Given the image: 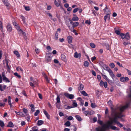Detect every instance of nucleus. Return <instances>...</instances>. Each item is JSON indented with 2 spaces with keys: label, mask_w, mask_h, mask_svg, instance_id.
Returning a JSON list of instances; mask_svg holds the SVG:
<instances>
[{
  "label": "nucleus",
  "mask_w": 131,
  "mask_h": 131,
  "mask_svg": "<svg viewBox=\"0 0 131 131\" xmlns=\"http://www.w3.org/2000/svg\"><path fill=\"white\" fill-rule=\"evenodd\" d=\"M129 105V103H128L124 106L117 107L114 109L113 108L111 107L112 109L111 114L113 117H114L113 119L111 120L113 123L117 124L118 122L117 121V118H121L124 116L122 114V112L125 109L128 107Z\"/></svg>",
  "instance_id": "1"
},
{
  "label": "nucleus",
  "mask_w": 131,
  "mask_h": 131,
  "mask_svg": "<svg viewBox=\"0 0 131 131\" xmlns=\"http://www.w3.org/2000/svg\"><path fill=\"white\" fill-rule=\"evenodd\" d=\"M117 35L120 36L123 39H126L127 40L130 39L129 33H116Z\"/></svg>",
  "instance_id": "2"
},
{
  "label": "nucleus",
  "mask_w": 131,
  "mask_h": 131,
  "mask_svg": "<svg viewBox=\"0 0 131 131\" xmlns=\"http://www.w3.org/2000/svg\"><path fill=\"white\" fill-rule=\"evenodd\" d=\"M51 54L49 53H47L46 54L45 60L47 62H50L51 60Z\"/></svg>",
  "instance_id": "3"
},
{
  "label": "nucleus",
  "mask_w": 131,
  "mask_h": 131,
  "mask_svg": "<svg viewBox=\"0 0 131 131\" xmlns=\"http://www.w3.org/2000/svg\"><path fill=\"white\" fill-rule=\"evenodd\" d=\"M113 123L111 120V121H108L107 122V124L104 125L103 126L107 128H108L110 127H111V126H112L111 125Z\"/></svg>",
  "instance_id": "4"
},
{
  "label": "nucleus",
  "mask_w": 131,
  "mask_h": 131,
  "mask_svg": "<svg viewBox=\"0 0 131 131\" xmlns=\"http://www.w3.org/2000/svg\"><path fill=\"white\" fill-rule=\"evenodd\" d=\"M70 23L72 25L73 28L78 26L79 25V23L78 22H73L71 19H69Z\"/></svg>",
  "instance_id": "5"
},
{
  "label": "nucleus",
  "mask_w": 131,
  "mask_h": 131,
  "mask_svg": "<svg viewBox=\"0 0 131 131\" xmlns=\"http://www.w3.org/2000/svg\"><path fill=\"white\" fill-rule=\"evenodd\" d=\"M64 95L67 98L70 99H72L74 98V95L73 94H69L67 93H64Z\"/></svg>",
  "instance_id": "6"
},
{
  "label": "nucleus",
  "mask_w": 131,
  "mask_h": 131,
  "mask_svg": "<svg viewBox=\"0 0 131 131\" xmlns=\"http://www.w3.org/2000/svg\"><path fill=\"white\" fill-rule=\"evenodd\" d=\"M2 76L3 80L5 81L6 82H10L9 80L5 77V74H4L3 72L2 73Z\"/></svg>",
  "instance_id": "7"
},
{
  "label": "nucleus",
  "mask_w": 131,
  "mask_h": 131,
  "mask_svg": "<svg viewBox=\"0 0 131 131\" xmlns=\"http://www.w3.org/2000/svg\"><path fill=\"white\" fill-rule=\"evenodd\" d=\"M108 72H109L110 75L112 78V79L113 80H114V78H115V76L113 74L112 71L110 69L109 70H108Z\"/></svg>",
  "instance_id": "8"
},
{
  "label": "nucleus",
  "mask_w": 131,
  "mask_h": 131,
  "mask_svg": "<svg viewBox=\"0 0 131 131\" xmlns=\"http://www.w3.org/2000/svg\"><path fill=\"white\" fill-rule=\"evenodd\" d=\"M7 30L9 32H10L12 30V28L11 25L8 24L6 26Z\"/></svg>",
  "instance_id": "9"
},
{
  "label": "nucleus",
  "mask_w": 131,
  "mask_h": 131,
  "mask_svg": "<svg viewBox=\"0 0 131 131\" xmlns=\"http://www.w3.org/2000/svg\"><path fill=\"white\" fill-rule=\"evenodd\" d=\"M72 37L71 36H69L67 37V39L68 43H69L70 44L72 43Z\"/></svg>",
  "instance_id": "10"
},
{
  "label": "nucleus",
  "mask_w": 131,
  "mask_h": 131,
  "mask_svg": "<svg viewBox=\"0 0 131 131\" xmlns=\"http://www.w3.org/2000/svg\"><path fill=\"white\" fill-rule=\"evenodd\" d=\"M84 88V86L81 83H79V87H78V89L79 90H82Z\"/></svg>",
  "instance_id": "11"
},
{
  "label": "nucleus",
  "mask_w": 131,
  "mask_h": 131,
  "mask_svg": "<svg viewBox=\"0 0 131 131\" xmlns=\"http://www.w3.org/2000/svg\"><path fill=\"white\" fill-rule=\"evenodd\" d=\"M16 28L18 31V32H20V33H24V32L20 28L19 25H18L17 27H15Z\"/></svg>",
  "instance_id": "12"
},
{
  "label": "nucleus",
  "mask_w": 131,
  "mask_h": 131,
  "mask_svg": "<svg viewBox=\"0 0 131 131\" xmlns=\"http://www.w3.org/2000/svg\"><path fill=\"white\" fill-rule=\"evenodd\" d=\"M81 56V54L80 53H78L76 52L74 54V56L75 58H80Z\"/></svg>",
  "instance_id": "13"
},
{
  "label": "nucleus",
  "mask_w": 131,
  "mask_h": 131,
  "mask_svg": "<svg viewBox=\"0 0 131 131\" xmlns=\"http://www.w3.org/2000/svg\"><path fill=\"white\" fill-rule=\"evenodd\" d=\"M54 3L55 5L57 7H59L61 5V2H57V1H56L55 2H54Z\"/></svg>",
  "instance_id": "14"
},
{
  "label": "nucleus",
  "mask_w": 131,
  "mask_h": 131,
  "mask_svg": "<svg viewBox=\"0 0 131 131\" xmlns=\"http://www.w3.org/2000/svg\"><path fill=\"white\" fill-rule=\"evenodd\" d=\"M4 5L6 6H9V4L7 2V0H2Z\"/></svg>",
  "instance_id": "15"
},
{
  "label": "nucleus",
  "mask_w": 131,
  "mask_h": 131,
  "mask_svg": "<svg viewBox=\"0 0 131 131\" xmlns=\"http://www.w3.org/2000/svg\"><path fill=\"white\" fill-rule=\"evenodd\" d=\"M61 58L62 59L63 61L65 62H66L67 61L66 56L64 54H62L61 55Z\"/></svg>",
  "instance_id": "16"
},
{
  "label": "nucleus",
  "mask_w": 131,
  "mask_h": 131,
  "mask_svg": "<svg viewBox=\"0 0 131 131\" xmlns=\"http://www.w3.org/2000/svg\"><path fill=\"white\" fill-rule=\"evenodd\" d=\"M14 126V125L13 123L11 121H9L8 123V125L7 126V127H12Z\"/></svg>",
  "instance_id": "17"
},
{
  "label": "nucleus",
  "mask_w": 131,
  "mask_h": 131,
  "mask_svg": "<svg viewBox=\"0 0 131 131\" xmlns=\"http://www.w3.org/2000/svg\"><path fill=\"white\" fill-rule=\"evenodd\" d=\"M104 19L105 21H106L107 19L109 20L110 19V15L107 14L104 17Z\"/></svg>",
  "instance_id": "18"
},
{
  "label": "nucleus",
  "mask_w": 131,
  "mask_h": 131,
  "mask_svg": "<svg viewBox=\"0 0 131 131\" xmlns=\"http://www.w3.org/2000/svg\"><path fill=\"white\" fill-rule=\"evenodd\" d=\"M111 129L113 130H119V128L116 127L112 126H111Z\"/></svg>",
  "instance_id": "19"
},
{
  "label": "nucleus",
  "mask_w": 131,
  "mask_h": 131,
  "mask_svg": "<svg viewBox=\"0 0 131 131\" xmlns=\"http://www.w3.org/2000/svg\"><path fill=\"white\" fill-rule=\"evenodd\" d=\"M43 112L46 115L47 118L48 119H49L50 118V116L49 114L47 112V111H46V110H44L43 111Z\"/></svg>",
  "instance_id": "20"
},
{
  "label": "nucleus",
  "mask_w": 131,
  "mask_h": 131,
  "mask_svg": "<svg viewBox=\"0 0 131 131\" xmlns=\"http://www.w3.org/2000/svg\"><path fill=\"white\" fill-rule=\"evenodd\" d=\"M114 30L115 33H121V30L118 28H114Z\"/></svg>",
  "instance_id": "21"
},
{
  "label": "nucleus",
  "mask_w": 131,
  "mask_h": 131,
  "mask_svg": "<svg viewBox=\"0 0 131 131\" xmlns=\"http://www.w3.org/2000/svg\"><path fill=\"white\" fill-rule=\"evenodd\" d=\"M75 117L79 121H81L82 120L81 118V117L78 115H76Z\"/></svg>",
  "instance_id": "22"
},
{
  "label": "nucleus",
  "mask_w": 131,
  "mask_h": 131,
  "mask_svg": "<svg viewBox=\"0 0 131 131\" xmlns=\"http://www.w3.org/2000/svg\"><path fill=\"white\" fill-rule=\"evenodd\" d=\"M43 121L42 120H38V121L37 125L38 126L40 125L43 124Z\"/></svg>",
  "instance_id": "23"
},
{
  "label": "nucleus",
  "mask_w": 131,
  "mask_h": 131,
  "mask_svg": "<svg viewBox=\"0 0 131 131\" xmlns=\"http://www.w3.org/2000/svg\"><path fill=\"white\" fill-rule=\"evenodd\" d=\"M81 93V94L84 96H87L88 95V94L87 93L84 91H82Z\"/></svg>",
  "instance_id": "24"
},
{
  "label": "nucleus",
  "mask_w": 131,
  "mask_h": 131,
  "mask_svg": "<svg viewBox=\"0 0 131 131\" xmlns=\"http://www.w3.org/2000/svg\"><path fill=\"white\" fill-rule=\"evenodd\" d=\"M103 68L105 70H107V71L108 70H109L110 69L107 66L105 65L104 66V67H103Z\"/></svg>",
  "instance_id": "25"
},
{
  "label": "nucleus",
  "mask_w": 131,
  "mask_h": 131,
  "mask_svg": "<svg viewBox=\"0 0 131 131\" xmlns=\"http://www.w3.org/2000/svg\"><path fill=\"white\" fill-rule=\"evenodd\" d=\"M6 68L7 70L8 71H10V69L8 65V62L7 61H6Z\"/></svg>",
  "instance_id": "26"
},
{
  "label": "nucleus",
  "mask_w": 131,
  "mask_h": 131,
  "mask_svg": "<svg viewBox=\"0 0 131 131\" xmlns=\"http://www.w3.org/2000/svg\"><path fill=\"white\" fill-rule=\"evenodd\" d=\"M64 125L67 126H69L71 125V124L69 121H67L65 123Z\"/></svg>",
  "instance_id": "27"
},
{
  "label": "nucleus",
  "mask_w": 131,
  "mask_h": 131,
  "mask_svg": "<svg viewBox=\"0 0 131 131\" xmlns=\"http://www.w3.org/2000/svg\"><path fill=\"white\" fill-rule=\"evenodd\" d=\"M79 20V18L77 16L74 17L72 18V20L74 21H76Z\"/></svg>",
  "instance_id": "28"
},
{
  "label": "nucleus",
  "mask_w": 131,
  "mask_h": 131,
  "mask_svg": "<svg viewBox=\"0 0 131 131\" xmlns=\"http://www.w3.org/2000/svg\"><path fill=\"white\" fill-rule=\"evenodd\" d=\"M14 53L18 57H20V56L19 52L17 51H14Z\"/></svg>",
  "instance_id": "29"
},
{
  "label": "nucleus",
  "mask_w": 131,
  "mask_h": 131,
  "mask_svg": "<svg viewBox=\"0 0 131 131\" xmlns=\"http://www.w3.org/2000/svg\"><path fill=\"white\" fill-rule=\"evenodd\" d=\"M23 111L25 115H27V110L25 108H23Z\"/></svg>",
  "instance_id": "30"
},
{
  "label": "nucleus",
  "mask_w": 131,
  "mask_h": 131,
  "mask_svg": "<svg viewBox=\"0 0 131 131\" xmlns=\"http://www.w3.org/2000/svg\"><path fill=\"white\" fill-rule=\"evenodd\" d=\"M20 18L22 19V20L23 23H25V18L23 15H20Z\"/></svg>",
  "instance_id": "31"
},
{
  "label": "nucleus",
  "mask_w": 131,
  "mask_h": 131,
  "mask_svg": "<svg viewBox=\"0 0 131 131\" xmlns=\"http://www.w3.org/2000/svg\"><path fill=\"white\" fill-rule=\"evenodd\" d=\"M56 100L57 102L56 103H59L60 102V97L58 95H57Z\"/></svg>",
  "instance_id": "32"
},
{
  "label": "nucleus",
  "mask_w": 131,
  "mask_h": 131,
  "mask_svg": "<svg viewBox=\"0 0 131 131\" xmlns=\"http://www.w3.org/2000/svg\"><path fill=\"white\" fill-rule=\"evenodd\" d=\"M14 75L16 76H17L18 78L20 79L21 78L20 75H19L17 73H14Z\"/></svg>",
  "instance_id": "33"
},
{
  "label": "nucleus",
  "mask_w": 131,
  "mask_h": 131,
  "mask_svg": "<svg viewBox=\"0 0 131 131\" xmlns=\"http://www.w3.org/2000/svg\"><path fill=\"white\" fill-rule=\"evenodd\" d=\"M107 81L108 83L111 85H112L113 83V82L112 81L110 80L109 79H108V80H107Z\"/></svg>",
  "instance_id": "34"
},
{
  "label": "nucleus",
  "mask_w": 131,
  "mask_h": 131,
  "mask_svg": "<svg viewBox=\"0 0 131 131\" xmlns=\"http://www.w3.org/2000/svg\"><path fill=\"white\" fill-rule=\"evenodd\" d=\"M89 63L88 61H85L84 62V65L85 67H88Z\"/></svg>",
  "instance_id": "35"
},
{
  "label": "nucleus",
  "mask_w": 131,
  "mask_h": 131,
  "mask_svg": "<svg viewBox=\"0 0 131 131\" xmlns=\"http://www.w3.org/2000/svg\"><path fill=\"white\" fill-rule=\"evenodd\" d=\"M90 45L92 48H94L95 47V45L93 43H90Z\"/></svg>",
  "instance_id": "36"
},
{
  "label": "nucleus",
  "mask_w": 131,
  "mask_h": 131,
  "mask_svg": "<svg viewBox=\"0 0 131 131\" xmlns=\"http://www.w3.org/2000/svg\"><path fill=\"white\" fill-rule=\"evenodd\" d=\"M0 125L2 127H3L4 125L3 122L1 120H0Z\"/></svg>",
  "instance_id": "37"
},
{
  "label": "nucleus",
  "mask_w": 131,
  "mask_h": 131,
  "mask_svg": "<svg viewBox=\"0 0 131 131\" xmlns=\"http://www.w3.org/2000/svg\"><path fill=\"white\" fill-rule=\"evenodd\" d=\"M88 113L89 115H91L94 114V112L93 111L91 110L90 111H89Z\"/></svg>",
  "instance_id": "38"
},
{
  "label": "nucleus",
  "mask_w": 131,
  "mask_h": 131,
  "mask_svg": "<svg viewBox=\"0 0 131 131\" xmlns=\"http://www.w3.org/2000/svg\"><path fill=\"white\" fill-rule=\"evenodd\" d=\"M109 66L112 68H114L115 67V65L113 63L110 64Z\"/></svg>",
  "instance_id": "39"
},
{
  "label": "nucleus",
  "mask_w": 131,
  "mask_h": 131,
  "mask_svg": "<svg viewBox=\"0 0 131 131\" xmlns=\"http://www.w3.org/2000/svg\"><path fill=\"white\" fill-rule=\"evenodd\" d=\"M40 111L39 110H36V112L35 113L34 115L35 116H37L39 113Z\"/></svg>",
  "instance_id": "40"
},
{
  "label": "nucleus",
  "mask_w": 131,
  "mask_h": 131,
  "mask_svg": "<svg viewBox=\"0 0 131 131\" xmlns=\"http://www.w3.org/2000/svg\"><path fill=\"white\" fill-rule=\"evenodd\" d=\"M101 74L103 76L104 78L105 79L106 81L108 80V79L107 78V77L106 75L103 74L102 73H101Z\"/></svg>",
  "instance_id": "41"
},
{
  "label": "nucleus",
  "mask_w": 131,
  "mask_h": 131,
  "mask_svg": "<svg viewBox=\"0 0 131 131\" xmlns=\"http://www.w3.org/2000/svg\"><path fill=\"white\" fill-rule=\"evenodd\" d=\"M0 27L1 28V30L2 32H3L2 31V30H3V24L2 22L1 21H0Z\"/></svg>",
  "instance_id": "42"
},
{
  "label": "nucleus",
  "mask_w": 131,
  "mask_h": 131,
  "mask_svg": "<svg viewBox=\"0 0 131 131\" xmlns=\"http://www.w3.org/2000/svg\"><path fill=\"white\" fill-rule=\"evenodd\" d=\"M56 105L58 109H60V108L61 105L60 104H58L56 103Z\"/></svg>",
  "instance_id": "43"
},
{
  "label": "nucleus",
  "mask_w": 131,
  "mask_h": 131,
  "mask_svg": "<svg viewBox=\"0 0 131 131\" xmlns=\"http://www.w3.org/2000/svg\"><path fill=\"white\" fill-rule=\"evenodd\" d=\"M13 24L15 27L19 25L15 21H14L13 22Z\"/></svg>",
  "instance_id": "44"
},
{
  "label": "nucleus",
  "mask_w": 131,
  "mask_h": 131,
  "mask_svg": "<svg viewBox=\"0 0 131 131\" xmlns=\"http://www.w3.org/2000/svg\"><path fill=\"white\" fill-rule=\"evenodd\" d=\"M78 8H76L74 9L73 11V13H76L79 10Z\"/></svg>",
  "instance_id": "45"
},
{
  "label": "nucleus",
  "mask_w": 131,
  "mask_h": 131,
  "mask_svg": "<svg viewBox=\"0 0 131 131\" xmlns=\"http://www.w3.org/2000/svg\"><path fill=\"white\" fill-rule=\"evenodd\" d=\"M116 124L118 126L120 127H122L123 126V125L121 124L119 122H118Z\"/></svg>",
  "instance_id": "46"
},
{
  "label": "nucleus",
  "mask_w": 131,
  "mask_h": 131,
  "mask_svg": "<svg viewBox=\"0 0 131 131\" xmlns=\"http://www.w3.org/2000/svg\"><path fill=\"white\" fill-rule=\"evenodd\" d=\"M10 99H11V97L10 96H9L8 97V102L9 104H11L10 102Z\"/></svg>",
  "instance_id": "47"
},
{
  "label": "nucleus",
  "mask_w": 131,
  "mask_h": 131,
  "mask_svg": "<svg viewBox=\"0 0 131 131\" xmlns=\"http://www.w3.org/2000/svg\"><path fill=\"white\" fill-rule=\"evenodd\" d=\"M91 106L92 108H95L96 106L95 103H92L91 104Z\"/></svg>",
  "instance_id": "48"
},
{
  "label": "nucleus",
  "mask_w": 131,
  "mask_h": 131,
  "mask_svg": "<svg viewBox=\"0 0 131 131\" xmlns=\"http://www.w3.org/2000/svg\"><path fill=\"white\" fill-rule=\"evenodd\" d=\"M104 82L103 81L101 80L100 81V85L101 86H104Z\"/></svg>",
  "instance_id": "49"
},
{
  "label": "nucleus",
  "mask_w": 131,
  "mask_h": 131,
  "mask_svg": "<svg viewBox=\"0 0 131 131\" xmlns=\"http://www.w3.org/2000/svg\"><path fill=\"white\" fill-rule=\"evenodd\" d=\"M25 9L26 11H29L30 10V9L29 8V6H25Z\"/></svg>",
  "instance_id": "50"
},
{
  "label": "nucleus",
  "mask_w": 131,
  "mask_h": 131,
  "mask_svg": "<svg viewBox=\"0 0 131 131\" xmlns=\"http://www.w3.org/2000/svg\"><path fill=\"white\" fill-rule=\"evenodd\" d=\"M97 122L99 124L101 125H102L103 124V122L102 121L100 120L99 119L98 120Z\"/></svg>",
  "instance_id": "51"
},
{
  "label": "nucleus",
  "mask_w": 131,
  "mask_h": 131,
  "mask_svg": "<svg viewBox=\"0 0 131 131\" xmlns=\"http://www.w3.org/2000/svg\"><path fill=\"white\" fill-rule=\"evenodd\" d=\"M108 105L111 107V106L112 105V102L110 100L108 102Z\"/></svg>",
  "instance_id": "52"
},
{
  "label": "nucleus",
  "mask_w": 131,
  "mask_h": 131,
  "mask_svg": "<svg viewBox=\"0 0 131 131\" xmlns=\"http://www.w3.org/2000/svg\"><path fill=\"white\" fill-rule=\"evenodd\" d=\"M38 95L39 98L41 99H42V94L40 93H38Z\"/></svg>",
  "instance_id": "53"
},
{
  "label": "nucleus",
  "mask_w": 131,
  "mask_h": 131,
  "mask_svg": "<svg viewBox=\"0 0 131 131\" xmlns=\"http://www.w3.org/2000/svg\"><path fill=\"white\" fill-rule=\"evenodd\" d=\"M22 35H21L22 36H23L24 37V38L25 39H27V37H26V33H21Z\"/></svg>",
  "instance_id": "54"
},
{
  "label": "nucleus",
  "mask_w": 131,
  "mask_h": 131,
  "mask_svg": "<svg viewBox=\"0 0 131 131\" xmlns=\"http://www.w3.org/2000/svg\"><path fill=\"white\" fill-rule=\"evenodd\" d=\"M73 118L71 116H69L67 118V119L68 120H73Z\"/></svg>",
  "instance_id": "55"
},
{
  "label": "nucleus",
  "mask_w": 131,
  "mask_h": 131,
  "mask_svg": "<svg viewBox=\"0 0 131 131\" xmlns=\"http://www.w3.org/2000/svg\"><path fill=\"white\" fill-rule=\"evenodd\" d=\"M126 69L127 71L128 74L129 75H131V71L127 69Z\"/></svg>",
  "instance_id": "56"
},
{
  "label": "nucleus",
  "mask_w": 131,
  "mask_h": 131,
  "mask_svg": "<svg viewBox=\"0 0 131 131\" xmlns=\"http://www.w3.org/2000/svg\"><path fill=\"white\" fill-rule=\"evenodd\" d=\"M46 48L48 50L50 51L51 50V48L49 46H47Z\"/></svg>",
  "instance_id": "57"
},
{
  "label": "nucleus",
  "mask_w": 131,
  "mask_h": 131,
  "mask_svg": "<svg viewBox=\"0 0 131 131\" xmlns=\"http://www.w3.org/2000/svg\"><path fill=\"white\" fill-rule=\"evenodd\" d=\"M47 14L51 18V19H52V16L51 14L49 13H47Z\"/></svg>",
  "instance_id": "58"
},
{
  "label": "nucleus",
  "mask_w": 131,
  "mask_h": 131,
  "mask_svg": "<svg viewBox=\"0 0 131 131\" xmlns=\"http://www.w3.org/2000/svg\"><path fill=\"white\" fill-rule=\"evenodd\" d=\"M120 81L122 82H124V77H122L121 78H120Z\"/></svg>",
  "instance_id": "59"
},
{
  "label": "nucleus",
  "mask_w": 131,
  "mask_h": 131,
  "mask_svg": "<svg viewBox=\"0 0 131 131\" xmlns=\"http://www.w3.org/2000/svg\"><path fill=\"white\" fill-rule=\"evenodd\" d=\"M58 38V33H56L55 35V40H57Z\"/></svg>",
  "instance_id": "60"
},
{
  "label": "nucleus",
  "mask_w": 131,
  "mask_h": 131,
  "mask_svg": "<svg viewBox=\"0 0 131 131\" xmlns=\"http://www.w3.org/2000/svg\"><path fill=\"white\" fill-rule=\"evenodd\" d=\"M116 64H117L118 65L119 67H123V66H122V64H120V63L119 62H116Z\"/></svg>",
  "instance_id": "61"
},
{
  "label": "nucleus",
  "mask_w": 131,
  "mask_h": 131,
  "mask_svg": "<svg viewBox=\"0 0 131 131\" xmlns=\"http://www.w3.org/2000/svg\"><path fill=\"white\" fill-rule=\"evenodd\" d=\"M35 50L36 52L38 54L39 53L40 51L38 49L36 48Z\"/></svg>",
  "instance_id": "62"
},
{
  "label": "nucleus",
  "mask_w": 131,
  "mask_h": 131,
  "mask_svg": "<svg viewBox=\"0 0 131 131\" xmlns=\"http://www.w3.org/2000/svg\"><path fill=\"white\" fill-rule=\"evenodd\" d=\"M51 8V6L50 5L47 6V9L49 10Z\"/></svg>",
  "instance_id": "63"
},
{
  "label": "nucleus",
  "mask_w": 131,
  "mask_h": 131,
  "mask_svg": "<svg viewBox=\"0 0 131 131\" xmlns=\"http://www.w3.org/2000/svg\"><path fill=\"white\" fill-rule=\"evenodd\" d=\"M104 86L105 88H106L107 87V83L106 82H104Z\"/></svg>",
  "instance_id": "64"
}]
</instances>
